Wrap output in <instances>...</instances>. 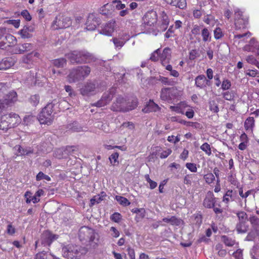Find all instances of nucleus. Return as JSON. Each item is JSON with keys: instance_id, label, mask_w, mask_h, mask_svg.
I'll return each mask as SVG.
<instances>
[{"instance_id": "nucleus-38", "label": "nucleus", "mask_w": 259, "mask_h": 259, "mask_svg": "<svg viewBox=\"0 0 259 259\" xmlns=\"http://www.w3.org/2000/svg\"><path fill=\"white\" fill-rule=\"evenodd\" d=\"M52 64L57 68H63L66 65V60L63 58L54 59Z\"/></svg>"}, {"instance_id": "nucleus-63", "label": "nucleus", "mask_w": 259, "mask_h": 259, "mask_svg": "<svg viewBox=\"0 0 259 259\" xmlns=\"http://www.w3.org/2000/svg\"><path fill=\"white\" fill-rule=\"evenodd\" d=\"M112 3L115 5L116 9L118 10H123L125 8V5L122 4L120 0H114Z\"/></svg>"}, {"instance_id": "nucleus-28", "label": "nucleus", "mask_w": 259, "mask_h": 259, "mask_svg": "<svg viewBox=\"0 0 259 259\" xmlns=\"http://www.w3.org/2000/svg\"><path fill=\"white\" fill-rule=\"evenodd\" d=\"M205 76L203 74L199 75L195 78V84L196 87L200 89H205L204 81Z\"/></svg>"}, {"instance_id": "nucleus-62", "label": "nucleus", "mask_w": 259, "mask_h": 259, "mask_svg": "<svg viewBox=\"0 0 259 259\" xmlns=\"http://www.w3.org/2000/svg\"><path fill=\"white\" fill-rule=\"evenodd\" d=\"M169 108L170 110L172 111H175L178 113H181L182 114H184V109L181 107V105L179 106H170Z\"/></svg>"}, {"instance_id": "nucleus-54", "label": "nucleus", "mask_w": 259, "mask_h": 259, "mask_svg": "<svg viewBox=\"0 0 259 259\" xmlns=\"http://www.w3.org/2000/svg\"><path fill=\"white\" fill-rule=\"evenodd\" d=\"M42 179H45L48 181H51V178L49 176L44 174L42 171H40L36 175V180L38 181Z\"/></svg>"}, {"instance_id": "nucleus-8", "label": "nucleus", "mask_w": 259, "mask_h": 259, "mask_svg": "<svg viewBox=\"0 0 259 259\" xmlns=\"http://www.w3.org/2000/svg\"><path fill=\"white\" fill-rule=\"evenodd\" d=\"M97 84L95 81H88L80 89V93L84 96H90L96 93Z\"/></svg>"}, {"instance_id": "nucleus-29", "label": "nucleus", "mask_w": 259, "mask_h": 259, "mask_svg": "<svg viewBox=\"0 0 259 259\" xmlns=\"http://www.w3.org/2000/svg\"><path fill=\"white\" fill-rule=\"evenodd\" d=\"M161 23L160 26V28L161 30L164 31L167 28L169 23V19L167 15L164 12H162L161 14Z\"/></svg>"}, {"instance_id": "nucleus-51", "label": "nucleus", "mask_w": 259, "mask_h": 259, "mask_svg": "<svg viewBox=\"0 0 259 259\" xmlns=\"http://www.w3.org/2000/svg\"><path fill=\"white\" fill-rule=\"evenodd\" d=\"M200 56L199 50L197 49H193L189 52V59L191 60H194L196 58Z\"/></svg>"}, {"instance_id": "nucleus-58", "label": "nucleus", "mask_w": 259, "mask_h": 259, "mask_svg": "<svg viewBox=\"0 0 259 259\" xmlns=\"http://www.w3.org/2000/svg\"><path fill=\"white\" fill-rule=\"evenodd\" d=\"M110 219L115 223H119L121 220V215L118 212H114L111 217Z\"/></svg>"}, {"instance_id": "nucleus-13", "label": "nucleus", "mask_w": 259, "mask_h": 259, "mask_svg": "<svg viewBox=\"0 0 259 259\" xmlns=\"http://www.w3.org/2000/svg\"><path fill=\"white\" fill-rule=\"evenodd\" d=\"M215 203L216 198L214 197L213 193L208 191L203 200V206L207 208H211L214 206Z\"/></svg>"}, {"instance_id": "nucleus-20", "label": "nucleus", "mask_w": 259, "mask_h": 259, "mask_svg": "<svg viewBox=\"0 0 259 259\" xmlns=\"http://www.w3.org/2000/svg\"><path fill=\"white\" fill-rule=\"evenodd\" d=\"M65 148L64 156L67 158L69 156H76L79 152V148L76 146H67Z\"/></svg>"}, {"instance_id": "nucleus-27", "label": "nucleus", "mask_w": 259, "mask_h": 259, "mask_svg": "<svg viewBox=\"0 0 259 259\" xmlns=\"http://www.w3.org/2000/svg\"><path fill=\"white\" fill-rule=\"evenodd\" d=\"M236 195V192L229 190L224 195L223 201L226 203H228L230 201H233L235 200Z\"/></svg>"}, {"instance_id": "nucleus-16", "label": "nucleus", "mask_w": 259, "mask_h": 259, "mask_svg": "<svg viewBox=\"0 0 259 259\" xmlns=\"http://www.w3.org/2000/svg\"><path fill=\"white\" fill-rule=\"evenodd\" d=\"M16 60L11 57H6L0 62V70H6L14 65Z\"/></svg>"}, {"instance_id": "nucleus-60", "label": "nucleus", "mask_w": 259, "mask_h": 259, "mask_svg": "<svg viewBox=\"0 0 259 259\" xmlns=\"http://www.w3.org/2000/svg\"><path fill=\"white\" fill-rule=\"evenodd\" d=\"M119 154L117 152H115L112 154L109 157L110 163L112 165H115V163L117 162L118 163L117 159L118 158Z\"/></svg>"}, {"instance_id": "nucleus-47", "label": "nucleus", "mask_w": 259, "mask_h": 259, "mask_svg": "<svg viewBox=\"0 0 259 259\" xmlns=\"http://www.w3.org/2000/svg\"><path fill=\"white\" fill-rule=\"evenodd\" d=\"M39 102V96L38 95L31 96L29 99V102L34 107L36 106Z\"/></svg>"}, {"instance_id": "nucleus-56", "label": "nucleus", "mask_w": 259, "mask_h": 259, "mask_svg": "<svg viewBox=\"0 0 259 259\" xmlns=\"http://www.w3.org/2000/svg\"><path fill=\"white\" fill-rule=\"evenodd\" d=\"M200 149L204 151L208 155H210L211 154L210 145L207 143L203 144L201 146Z\"/></svg>"}, {"instance_id": "nucleus-22", "label": "nucleus", "mask_w": 259, "mask_h": 259, "mask_svg": "<svg viewBox=\"0 0 259 259\" xmlns=\"http://www.w3.org/2000/svg\"><path fill=\"white\" fill-rule=\"evenodd\" d=\"M115 93L116 89L115 88H111L109 91L103 94L101 99H103L106 105H107L112 100Z\"/></svg>"}, {"instance_id": "nucleus-25", "label": "nucleus", "mask_w": 259, "mask_h": 259, "mask_svg": "<svg viewBox=\"0 0 259 259\" xmlns=\"http://www.w3.org/2000/svg\"><path fill=\"white\" fill-rule=\"evenodd\" d=\"M165 1L167 4L181 9H184L187 6L186 0H165Z\"/></svg>"}, {"instance_id": "nucleus-42", "label": "nucleus", "mask_w": 259, "mask_h": 259, "mask_svg": "<svg viewBox=\"0 0 259 259\" xmlns=\"http://www.w3.org/2000/svg\"><path fill=\"white\" fill-rule=\"evenodd\" d=\"M259 230L257 228H254L247 235L246 239L248 241H251L255 239L257 237H258Z\"/></svg>"}, {"instance_id": "nucleus-37", "label": "nucleus", "mask_w": 259, "mask_h": 259, "mask_svg": "<svg viewBox=\"0 0 259 259\" xmlns=\"http://www.w3.org/2000/svg\"><path fill=\"white\" fill-rule=\"evenodd\" d=\"M138 101L136 98H134L131 102H126V112L134 110L138 106Z\"/></svg>"}, {"instance_id": "nucleus-17", "label": "nucleus", "mask_w": 259, "mask_h": 259, "mask_svg": "<svg viewBox=\"0 0 259 259\" xmlns=\"http://www.w3.org/2000/svg\"><path fill=\"white\" fill-rule=\"evenodd\" d=\"M171 49L166 47L164 49L162 53H160V60L163 66L168 64L171 59Z\"/></svg>"}, {"instance_id": "nucleus-52", "label": "nucleus", "mask_w": 259, "mask_h": 259, "mask_svg": "<svg viewBox=\"0 0 259 259\" xmlns=\"http://www.w3.org/2000/svg\"><path fill=\"white\" fill-rule=\"evenodd\" d=\"M223 98L228 101H231L233 100L234 98V94L233 91L229 92L227 91L222 94Z\"/></svg>"}, {"instance_id": "nucleus-33", "label": "nucleus", "mask_w": 259, "mask_h": 259, "mask_svg": "<svg viewBox=\"0 0 259 259\" xmlns=\"http://www.w3.org/2000/svg\"><path fill=\"white\" fill-rule=\"evenodd\" d=\"M162 221L165 223H170L171 225L179 226L183 221L180 219L177 218L175 216H172L170 218H163Z\"/></svg>"}, {"instance_id": "nucleus-41", "label": "nucleus", "mask_w": 259, "mask_h": 259, "mask_svg": "<svg viewBox=\"0 0 259 259\" xmlns=\"http://www.w3.org/2000/svg\"><path fill=\"white\" fill-rule=\"evenodd\" d=\"M248 23V20L246 18L239 19L235 21V25L238 28H244Z\"/></svg>"}, {"instance_id": "nucleus-57", "label": "nucleus", "mask_w": 259, "mask_h": 259, "mask_svg": "<svg viewBox=\"0 0 259 259\" xmlns=\"http://www.w3.org/2000/svg\"><path fill=\"white\" fill-rule=\"evenodd\" d=\"M65 148L59 149L55 152V157L58 159L66 158V156H64Z\"/></svg>"}, {"instance_id": "nucleus-35", "label": "nucleus", "mask_w": 259, "mask_h": 259, "mask_svg": "<svg viewBox=\"0 0 259 259\" xmlns=\"http://www.w3.org/2000/svg\"><path fill=\"white\" fill-rule=\"evenodd\" d=\"M67 128L68 131H71L72 132H77L81 131V127L79 125V124L77 122L74 121L72 123L68 124L67 125Z\"/></svg>"}, {"instance_id": "nucleus-4", "label": "nucleus", "mask_w": 259, "mask_h": 259, "mask_svg": "<svg viewBox=\"0 0 259 259\" xmlns=\"http://www.w3.org/2000/svg\"><path fill=\"white\" fill-rule=\"evenodd\" d=\"M81 248L80 246L74 245H68L62 248V252L63 256L68 259H79L81 256Z\"/></svg>"}, {"instance_id": "nucleus-34", "label": "nucleus", "mask_w": 259, "mask_h": 259, "mask_svg": "<svg viewBox=\"0 0 259 259\" xmlns=\"http://www.w3.org/2000/svg\"><path fill=\"white\" fill-rule=\"evenodd\" d=\"M247 222H238L236 226V231L238 233H246L248 230Z\"/></svg>"}, {"instance_id": "nucleus-61", "label": "nucleus", "mask_w": 259, "mask_h": 259, "mask_svg": "<svg viewBox=\"0 0 259 259\" xmlns=\"http://www.w3.org/2000/svg\"><path fill=\"white\" fill-rule=\"evenodd\" d=\"M202 27H203V26L195 25L193 28L192 29L191 32L194 35H199L201 32Z\"/></svg>"}, {"instance_id": "nucleus-32", "label": "nucleus", "mask_w": 259, "mask_h": 259, "mask_svg": "<svg viewBox=\"0 0 259 259\" xmlns=\"http://www.w3.org/2000/svg\"><path fill=\"white\" fill-rule=\"evenodd\" d=\"M56 102V101L54 100L51 103H48L47 105L42 109L41 112H43L44 113H47L48 115H54L53 113Z\"/></svg>"}, {"instance_id": "nucleus-30", "label": "nucleus", "mask_w": 259, "mask_h": 259, "mask_svg": "<svg viewBox=\"0 0 259 259\" xmlns=\"http://www.w3.org/2000/svg\"><path fill=\"white\" fill-rule=\"evenodd\" d=\"M15 149L17 150L18 153V154H17V156L28 155L33 153V150L30 148L24 149L20 145L15 146Z\"/></svg>"}, {"instance_id": "nucleus-9", "label": "nucleus", "mask_w": 259, "mask_h": 259, "mask_svg": "<svg viewBox=\"0 0 259 259\" xmlns=\"http://www.w3.org/2000/svg\"><path fill=\"white\" fill-rule=\"evenodd\" d=\"M17 40L15 37L7 32L0 43V49L7 50L8 48L12 47L16 43Z\"/></svg>"}, {"instance_id": "nucleus-19", "label": "nucleus", "mask_w": 259, "mask_h": 259, "mask_svg": "<svg viewBox=\"0 0 259 259\" xmlns=\"http://www.w3.org/2000/svg\"><path fill=\"white\" fill-rule=\"evenodd\" d=\"M39 54L37 52H32L22 57L21 62L26 64H31L34 61V57H38Z\"/></svg>"}, {"instance_id": "nucleus-11", "label": "nucleus", "mask_w": 259, "mask_h": 259, "mask_svg": "<svg viewBox=\"0 0 259 259\" xmlns=\"http://www.w3.org/2000/svg\"><path fill=\"white\" fill-rule=\"evenodd\" d=\"M145 24L152 26L156 23L157 20V13L154 11L147 12L143 18Z\"/></svg>"}, {"instance_id": "nucleus-45", "label": "nucleus", "mask_w": 259, "mask_h": 259, "mask_svg": "<svg viewBox=\"0 0 259 259\" xmlns=\"http://www.w3.org/2000/svg\"><path fill=\"white\" fill-rule=\"evenodd\" d=\"M254 125V119L252 117L247 118L244 123V126L246 130L252 129Z\"/></svg>"}, {"instance_id": "nucleus-24", "label": "nucleus", "mask_w": 259, "mask_h": 259, "mask_svg": "<svg viewBox=\"0 0 259 259\" xmlns=\"http://www.w3.org/2000/svg\"><path fill=\"white\" fill-rule=\"evenodd\" d=\"M78 70L81 78V80H83L87 77L91 73V69L89 66H78Z\"/></svg>"}, {"instance_id": "nucleus-23", "label": "nucleus", "mask_w": 259, "mask_h": 259, "mask_svg": "<svg viewBox=\"0 0 259 259\" xmlns=\"http://www.w3.org/2000/svg\"><path fill=\"white\" fill-rule=\"evenodd\" d=\"M159 109L157 104L153 101L150 100L146 106L142 109V111L144 113H149L151 112H156Z\"/></svg>"}, {"instance_id": "nucleus-39", "label": "nucleus", "mask_w": 259, "mask_h": 259, "mask_svg": "<svg viewBox=\"0 0 259 259\" xmlns=\"http://www.w3.org/2000/svg\"><path fill=\"white\" fill-rule=\"evenodd\" d=\"M112 41L113 42L116 48L119 49L121 48L125 43L127 41V38H125L124 40H121L119 37H113L112 39Z\"/></svg>"}, {"instance_id": "nucleus-2", "label": "nucleus", "mask_w": 259, "mask_h": 259, "mask_svg": "<svg viewBox=\"0 0 259 259\" xmlns=\"http://www.w3.org/2000/svg\"><path fill=\"white\" fill-rule=\"evenodd\" d=\"M58 238V235L53 234L49 230L44 231L40 238L35 241V248L40 247H50L51 244Z\"/></svg>"}, {"instance_id": "nucleus-26", "label": "nucleus", "mask_w": 259, "mask_h": 259, "mask_svg": "<svg viewBox=\"0 0 259 259\" xmlns=\"http://www.w3.org/2000/svg\"><path fill=\"white\" fill-rule=\"evenodd\" d=\"M34 259H58L48 251H42L36 253Z\"/></svg>"}, {"instance_id": "nucleus-31", "label": "nucleus", "mask_w": 259, "mask_h": 259, "mask_svg": "<svg viewBox=\"0 0 259 259\" xmlns=\"http://www.w3.org/2000/svg\"><path fill=\"white\" fill-rule=\"evenodd\" d=\"M201 34L202 37V40L204 42H209L211 41V36L210 31L206 27H202Z\"/></svg>"}, {"instance_id": "nucleus-21", "label": "nucleus", "mask_w": 259, "mask_h": 259, "mask_svg": "<svg viewBox=\"0 0 259 259\" xmlns=\"http://www.w3.org/2000/svg\"><path fill=\"white\" fill-rule=\"evenodd\" d=\"M33 49V45L30 43L20 44L15 48V53L22 54Z\"/></svg>"}, {"instance_id": "nucleus-5", "label": "nucleus", "mask_w": 259, "mask_h": 259, "mask_svg": "<svg viewBox=\"0 0 259 259\" xmlns=\"http://www.w3.org/2000/svg\"><path fill=\"white\" fill-rule=\"evenodd\" d=\"M71 24L70 17L59 15L53 21L52 26L54 29H63L69 27Z\"/></svg>"}, {"instance_id": "nucleus-48", "label": "nucleus", "mask_w": 259, "mask_h": 259, "mask_svg": "<svg viewBox=\"0 0 259 259\" xmlns=\"http://www.w3.org/2000/svg\"><path fill=\"white\" fill-rule=\"evenodd\" d=\"M222 238L224 243L228 246H232L235 243V241L226 236H222Z\"/></svg>"}, {"instance_id": "nucleus-43", "label": "nucleus", "mask_w": 259, "mask_h": 259, "mask_svg": "<svg viewBox=\"0 0 259 259\" xmlns=\"http://www.w3.org/2000/svg\"><path fill=\"white\" fill-rule=\"evenodd\" d=\"M157 80L161 82L164 85L172 86L175 84V81L172 79L161 76L158 77Z\"/></svg>"}, {"instance_id": "nucleus-50", "label": "nucleus", "mask_w": 259, "mask_h": 259, "mask_svg": "<svg viewBox=\"0 0 259 259\" xmlns=\"http://www.w3.org/2000/svg\"><path fill=\"white\" fill-rule=\"evenodd\" d=\"M209 110L214 113H218L219 111L218 106L215 101H210L209 102Z\"/></svg>"}, {"instance_id": "nucleus-64", "label": "nucleus", "mask_w": 259, "mask_h": 259, "mask_svg": "<svg viewBox=\"0 0 259 259\" xmlns=\"http://www.w3.org/2000/svg\"><path fill=\"white\" fill-rule=\"evenodd\" d=\"M21 16L23 17L24 19H25V20L27 21H30L32 17L29 13V12L27 10H23L20 14Z\"/></svg>"}, {"instance_id": "nucleus-10", "label": "nucleus", "mask_w": 259, "mask_h": 259, "mask_svg": "<svg viewBox=\"0 0 259 259\" xmlns=\"http://www.w3.org/2000/svg\"><path fill=\"white\" fill-rule=\"evenodd\" d=\"M111 109L115 112H126V100L121 96L118 97L111 106Z\"/></svg>"}, {"instance_id": "nucleus-40", "label": "nucleus", "mask_w": 259, "mask_h": 259, "mask_svg": "<svg viewBox=\"0 0 259 259\" xmlns=\"http://www.w3.org/2000/svg\"><path fill=\"white\" fill-rule=\"evenodd\" d=\"M238 222H247L248 221V216L247 213L243 211H238L236 213Z\"/></svg>"}, {"instance_id": "nucleus-55", "label": "nucleus", "mask_w": 259, "mask_h": 259, "mask_svg": "<svg viewBox=\"0 0 259 259\" xmlns=\"http://www.w3.org/2000/svg\"><path fill=\"white\" fill-rule=\"evenodd\" d=\"M213 33L214 37L216 39H219L221 38L224 35L222 29L220 27H217L214 30Z\"/></svg>"}, {"instance_id": "nucleus-6", "label": "nucleus", "mask_w": 259, "mask_h": 259, "mask_svg": "<svg viewBox=\"0 0 259 259\" xmlns=\"http://www.w3.org/2000/svg\"><path fill=\"white\" fill-rule=\"evenodd\" d=\"M78 237L81 241H93L95 238V231L88 227H82L79 230Z\"/></svg>"}, {"instance_id": "nucleus-15", "label": "nucleus", "mask_w": 259, "mask_h": 259, "mask_svg": "<svg viewBox=\"0 0 259 259\" xmlns=\"http://www.w3.org/2000/svg\"><path fill=\"white\" fill-rule=\"evenodd\" d=\"M115 24V21L114 20L110 21L104 25L100 31V33L106 35L111 36L114 31Z\"/></svg>"}, {"instance_id": "nucleus-1", "label": "nucleus", "mask_w": 259, "mask_h": 259, "mask_svg": "<svg viewBox=\"0 0 259 259\" xmlns=\"http://www.w3.org/2000/svg\"><path fill=\"white\" fill-rule=\"evenodd\" d=\"M66 56L72 64L90 63L96 61L93 55L84 50L72 51Z\"/></svg>"}, {"instance_id": "nucleus-14", "label": "nucleus", "mask_w": 259, "mask_h": 259, "mask_svg": "<svg viewBox=\"0 0 259 259\" xmlns=\"http://www.w3.org/2000/svg\"><path fill=\"white\" fill-rule=\"evenodd\" d=\"M80 75L78 66L72 68L70 70L69 73L67 76L68 81L70 83H72L81 81Z\"/></svg>"}, {"instance_id": "nucleus-46", "label": "nucleus", "mask_w": 259, "mask_h": 259, "mask_svg": "<svg viewBox=\"0 0 259 259\" xmlns=\"http://www.w3.org/2000/svg\"><path fill=\"white\" fill-rule=\"evenodd\" d=\"M250 255L253 259H258L259 258V247L257 245H254L250 250Z\"/></svg>"}, {"instance_id": "nucleus-12", "label": "nucleus", "mask_w": 259, "mask_h": 259, "mask_svg": "<svg viewBox=\"0 0 259 259\" xmlns=\"http://www.w3.org/2000/svg\"><path fill=\"white\" fill-rule=\"evenodd\" d=\"M100 24L99 20L94 14H90L86 22V29L88 30H94Z\"/></svg>"}, {"instance_id": "nucleus-3", "label": "nucleus", "mask_w": 259, "mask_h": 259, "mask_svg": "<svg viewBox=\"0 0 259 259\" xmlns=\"http://www.w3.org/2000/svg\"><path fill=\"white\" fill-rule=\"evenodd\" d=\"M19 120V115L15 113L2 116L0 119V130L7 131L9 128L14 127Z\"/></svg>"}, {"instance_id": "nucleus-7", "label": "nucleus", "mask_w": 259, "mask_h": 259, "mask_svg": "<svg viewBox=\"0 0 259 259\" xmlns=\"http://www.w3.org/2000/svg\"><path fill=\"white\" fill-rule=\"evenodd\" d=\"M17 94L16 92L12 91L6 95L4 100H0V111H3L8 106H11L17 101Z\"/></svg>"}, {"instance_id": "nucleus-36", "label": "nucleus", "mask_w": 259, "mask_h": 259, "mask_svg": "<svg viewBox=\"0 0 259 259\" xmlns=\"http://www.w3.org/2000/svg\"><path fill=\"white\" fill-rule=\"evenodd\" d=\"M32 30L27 26H24L23 28L20 31V34L23 38H28L31 37V34L29 33V32Z\"/></svg>"}, {"instance_id": "nucleus-53", "label": "nucleus", "mask_w": 259, "mask_h": 259, "mask_svg": "<svg viewBox=\"0 0 259 259\" xmlns=\"http://www.w3.org/2000/svg\"><path fill=\"white\" fill-rule=\"evenodd\" d=\"M204 179L206 183H212L215 180V177L212 173H208L204 176Z\"/></svg>"}, {"instance_id": "nucleus-18", "label": "nucleus", "mask_w": 259, "mask_h": 259, "mask_svg": "<svg viewBox=\"0 0 259 259\" xmlns=\"http://www.w3.org/2000/svg\"><path fill=\"white\" fill-rule=\"evenodd\" d=\"M54 115H50L47 113H44L43 112H40L38 116V119L40 124H45L50 125L54 120Z\"/></svg>"}, {"instance_id": "nucleus-49", "label": "nucleus", "mask_w": 259, "mask_h": 259, "mask_svg": "<svg viewBox=\"0 0 259 259\" xmlns=\"http://www.w3.org/2000/svg\"><path fill=\"white\" fill-rule=\"evenodd\" d=\"M160 49H158L151 54L150 59L153 62L157 61L159 60V58H160Z\"/></svg>"}, {"instance_id": "nucleus-59", "label": "nucleus", "mask_w": 259, "mask_h": 259, "mask_svg": "<svg viewBox=\"0 0 259 259\" xmlns=\"http://www.w3.org/2000/svg\"><path fill=\"white\" fill-rule=\"evenodd\" d=\"M231 81L228 79H225L222 83L221 88L223 90L225 91L229 90L231 88Z\"/></svg>"}, {"instance_id": "nucleus-44", "label": "nucleus", "mask_w": 259, "mask_h": 259, "mask_svg": "<svg viewBox=\"0 0 259 259\" xmlns=\"http://www.w3.org/2000/svg\"><path fill=\"white\" fill-rule=\"evenodd\" d=\"M116 200L120 204L124 206H127L130 205L131 202L125 197L117 195L115 196Z\"/></svg>"}]
</instances>
